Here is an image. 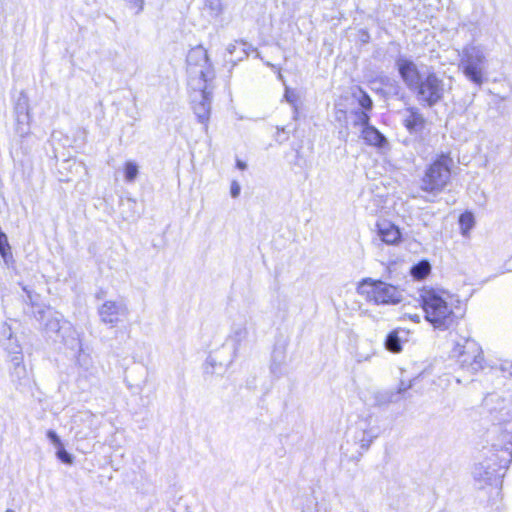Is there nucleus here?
Returning <instances> with one entry per match:
<instances>
[{
  "mask_svg": "<svg viewBox=\"0 0 512 512\" xmlns=\"http://www.w3.org/2000/svg\"><path fill=\"white\" fill-rule=\"evenodd\" d=\"M420 297L425 319L434 328L446 330L455 323L457 319L455 304L459 303V300L452 294L444 290L424 289Z\"/></svg>",
  "mask_w": 512,
  "mask_h": 512,
  "instance_id": "1",
  "label": "nucleus"
},
{
  "mask_svg": "<svg viewBox=\"0 0 512 512\" xmlns=\"http://www.w3.org/2000/svg\"><path fill=\"white\" fill-rule=\"evenodd\" d=\"M186 62L190 88H205L206 84H212L215 72L207 50L203 46L198 45L191 48L187 54Z\"/></svg>",
  "mask_w": 512,
  "mask_h": 512,
  "instance_id": "2",
  "label": "nucleus"
},
{
  "mask_svg": "<svg viewBox=\"0 0 512 512\" xmlns=\"http://www.w3.org/2000/svg\"><path fill=\"white\" fill-rule=\"evenodd\" d=\"M451 357L460 368L474 374L483 369L484 356L481 346L471 338H461L451 350Z\"/></svg>",
  "mask_w": 512,
  "mask_h": 512,
  "instance_id": "3",
  "label": "nucleus"
},
{
  "mask_svg": "<svg viewBox=\"0 0 512 512\" xmlns=\"http://www.w3.org/2000/svg\"><path fill=\"white\" fill-rule=\"evenodd\" d=\"M486 63V54L481 46L467 45L463 48L459 67L473 84L477 86L483 84Z\"/></svg>",
  "mask_w": 512,
  "mask_h": 512,
  "instance_id": "4",
  "label": "nucleus"
},
{
  "mask_svg": "<svg viewBox=\"0 0 512 512\" xmlns=\"http://www.w3.org/2000/svg\"><path fill=\"white\" fill-rule=\"evenodd\" d=\"M452 160L445 155L437 158L425 171L421 189L429 193L441 192L449 183Z\"/></svg>",
  "mask_w": 512,
  "mask_h": 512,
  "instance_id": "5",
  "label": "nucleus"
},
{
  "mask_svg": "<svg viewBox=\"0 0 512 512\" xmlns=\"http://www.w3.org/2000/svg\"><path fill=\"white\" fill-rule=\"evenodd\" d=\"M446 91L444 80L435 72H428L413 92L420 103L433 107L443 99Z\"/></svg>",
  "mask_w": 512,
  "mask_h": 512,
  "instance_id": "6",
  "label": "nucleus"
},
{
  "mask_svg": "<svg viewBox=\"0 0 512 512\" xmlns=\"http://www.w3.org/2000/svg\"><path fill=\"white\" fill-rule=\"evenodd\" d=\"M495 432L499 433V439L493 444L494 450L501 453L500 465H509L512 461V412L509 409L500 411V418Z\"/></svg>",
  "mask_w": 512,
  "mask_h": 512,
  "instance_id": "7",
  "label": "nucleus"
},
{
  "mask_svg": "<svg viewBox=\"0 0 512 512\" xmlns=\"http://www.w3.org/2000/svg\"><path fill=\"white\" fill-rule=\"evenodd\" d=\"M361 293L367 300L375 304H396L401 301V294L393 285L382 281L365 279L360 285Z\"/></svg>",
  "mask_w": 512,
  "mask_h": 512,
  "instance_id": "8",
  "label": "nucleus"
},
{
  "mask_svg": "<svg viewBox=\"0 0 512 512\" xmlns=\"http://www.w3.org/2000/svg\"><path fill=\"white\" fill-rule=\"evenodd\" d=\"M98 315L103 324L114 328L129 317L130 309L123 299L107 300L99 306Z\"/></svg>",
  "mask_w": 512,
  "mask_h": 512,
  "instance_id": "9",
  "label": "nucleus"
},
{
  "mask_svg": "<svg viewBox=\"0 0 512 512\" xmlns=\"http://www.w3.org/2000/svg\"><path fill=\"white\" fill-rule=\"evenodd\" d=\"M191 90L193 91L191 98L194 114L198 121L204 125L205 130H207L211 113L213 85L206 84L205 88H191Z\"/></svg>",
  "mask_w": 512,
  "mask_h": 512,
  "instance_id": "10",
  "label": "nucleus"
},
{
  "mask_svg": "<svg viewBox=\"0 0 512 512\" xmlns=\"http://www.w3.org/2000/svg\"><path fill=\"white\" fill-rule=\"evenodd\" d=\"M500 456L501 453L497 449L494 450V453H492V455L484 462L476 464L472 471L474 479L481 485L489 484L491 480L497 475L498 470L507 469L508 465H500Z\"/></svg>",
  "mask_w": 512,
  "mask_h": 512,
  "instance_id": "11",
  "label": "nucleus"
},
{
  "mask_svg": "<svg viewBox=\"0 0 512 512\" xmlns=\"http://www.w3.org/2000/svg\"><path fill=\"white\" fill-rule=\"evenodd\" d=\"M15 131L20 137H24L30 133V113H29V99L28 96L22 91L19 93L15 105Z\"/></svg>",
  "mask_w": 512,
  "mask_h": 512,
  "instance_id": "12",
  "label": "nucleus"
},
{
  "mask_svg": "<svg viewBox=\"0 0 512 512\" xmlns=\"http://www.w3.org/2000/svg\"><path fill=\"white\" fill-rule=\"evenodd\" d=\"M396 67L405 85L414 91L424 76L420 73L417 64L409 58L400 56L396 59Z\"/></svg>",
  "mask_w": 512,
  "mask_h": 512,
  "instance_id": "13",
  "label": "nucleus"
},
{
  "mask_svg": "<svg viewBox=\"0 0 512 512\" xmlns=\"http://www.w3.org/2000/svg\"><path fill=\"white\" fill-rule=\"evenodd\" d=\"M99 427L96 416L89 412H81L74 416L72 429L75 430V436L79 439H87Z\"/></svg>",
  "mask_w": 512,
  "mask_h": 512,
  "instance_id": "14",
  "label": "nucleus"
},
{
  "mask_svg": "<svg viewBox=\"0 0 512 512\" xmlns=\"http://www.w3.org/2000/svg\"><path fill=\"white\" fill-rule=\"evenodd\" d=\"M248 319L246 317H239L234 320L227 342L231 343L234 356L238 352L241 344L248 338Z\"/></svg>",
  "mask_w": 512,
  "mask_h": 512,
  "instance_id": "15",
  "label": "nucleus"
},
{
  "mask_svg": "<svg viewBox=\"0 0 512 512\" xmlns=\"http://www.w3.org/2000/svg\"><path fill=\"white\" fill-rule=\"evenodd\" d=\"M377 232L380 239L388 245L398 244L401 240L399 228L390 221H379L377 223Z\"/></svg>",
  "mask_w": 512,
  "mask_h": 512,
  "instance_id": "16",
  "label": "nucleus"
},
{
  "mask_svg": "<svg viewBox=\"0 0 512 512\" xmlns=\"http://www.w3.org/2000/svg\"><path fill=\"white\" fill-rule=\"evenodd\" d=\"M404 126L412 133L424 128L425 119L417 108H407L403 119Z\"/></svg>",
  "mask_w": 512,
  "mask_h": 512,
  "instance_id": "17",
  "label": "nucleus"
},
{
  "mask_svg": "<svg viewBox=\"0 0 512 512\" xmlns=\"http://www.w3.org/2000/svg\"><path fill=\"white\" fill-rule=\"evenodd\" d=\"M361 137L366 144L383 148L387 145V139L373 126H366L361 130Z\"/></svg>",
  "mask_w": 512,
  "mask_h": 512,
  "instance_id": "18",
  "label": "nucleus"
},
{
  "mask_svg": "<svg viewBox=\"0 0 512 512\" xmlns=\"http://www.w3.org/2000/svg\"><path fill=\"white\" fill-rule=\"evenodd\" d=\"M77 345L79 346L78 355L76 357V363L78 367L82 369L85 373H88L89 375H94L96 372V368L94 366L91 355L83 350L78 340Z\"/></svg>",
  "mask_w": 512,
  "mask_h": 512,
  "instance_id": "19",
  "label": "nucleus"
},
{
  "mask_svg": "<svg viewBox=\"0 0 512 512\" xmlns=\"http://www.w3.org/2000/svg\"><path fill=\"white\" fill-rule=\"evenodd\" d=\"M11 363V376L18 380L25 378L27 375V370L23 364V356L18 355L16 357H11Z\"/></svg>",
  "mask_w": 512,
  "mask_h": 512,
  "instance_id": "20",
  "label": "nucleus"
},
{
  "mask_svg": "<svg viewBox=\"0 0 512 512\" xmlns=\"http://www.w3.org/2000/svg\"><path fill=\"white\" fill-rule=\"evenodd\" d=\"M385 348L392 353H399L402 350L401 339L399 331L394 330L390 332L385 340Z\"/></svg>",
  "mask_w": 512,
  "mask_h": 512,
  "instance_id": "21",
  "label": "nucleus"
},
{
  "mask_svg": "<svg viewBox=\"0 0 512 512\" xmlns=\"http://www.w3.org/2000/svg\"><path fill=\"white\" fill-rule=\"evenodd\" d=\"M1 346L11 357H16L18 355L23 356L22 347L16 336L12 337L10 340H7Z\"/></svg>",
  "mask_w": 512,
  "mask_h": 512,
  "instance_id": "22",
  "label": "nucleus"
},
{
  "mask_svg": "<svg viewBox=\"0 0 512 512\" xmlns=\"http://www.w3.org/2000/svg\"><path fill=\"white\" fill-rule=\"evenodd\" d=\"M431 266L427 261H421L411 268V275L418 280L424 279L430 272Z\"/></svg>",
  "mask_w": 512,
  "mask_h": 512,
  "instance_id": "23",
  "label": "nucleus"
},
{
  "mask_svg": "<svg viewBox=\"0 0 512 512\" xmlns=\"http://www.w3.org/2000/svg\"><path fill=\"white\" fill-rule=\"evenodd\" d=\"M459 224L462 230L463 235H467L470 229L474 225V217L473 214L470 212H465L461 214L459 218Z\"/></svg>",
  "mask_w": 512,
  "mask_h": 512,
  "instance_id": "24",
  "label": "nucleus"
},
{
  "mask_svg": "<svg viewBox=\"0 0 512 512\" xmlns=\"http://www.w3.org/2000/svg\"><path fill=\"white\" fill-rule=\"evenodd\" d=\"M125 180L127 182H133L139 173L138 165L133 161H127L124 167Z\"/></svg>",
  "mask_w": 512,
  "mask_h": 512,
  "instance_id": "25",
  "label": "nucleus"
},
{
  "mask_svg": "<svg viewBox=\"0 0 512 512\" xmlns=\"http://www.w3.org/2000/svg\"><path fill=\"white\" fill-rule=\"evenodd\" d=\"M284 353L282 351L280 352H277L275 351L274 352V355H273V361H272V364H271V372L276 375V376H280L282 374V368H281V365L284 361Z\"/></svg>",
  "mask_w": 512,
  "mask_h": 512,
  "instance_id": "26",
  "label": "nucleus"
},
{
  "mask_svg": "<svg viewBox=\"0 0 512 512\" xmlns=\"http://www.w3.org/2000/svg\"><path fill=\"white\" fill-rule=\"evenodd\" d=\"M354 96L357 98L359 105L365 109H372L373 102L370 96L364 92L362 89H358V93H355Z\"/></svg>",
  "mask_w": 512,
  "mask_h": 512,
  "instance_id": "27",
  "label": "nucleus"
},
{
  "mask_svg": "<svg viewBox=\"0 0 512 512\" xmlns=\"http://www.w3.org/2000/svg\"><path fill=\"white\" fill-rule=\"evenodd\" d=\"M14 332L7 322L0 324V345L14 337Z\"/></svg>",
  "mask_w": 512,
  "mask_h": 512,
  "instance_id": "28",
  "label": "nucleus"
},
{
  "mask_svg": "<svg viewBox=\"0 0 512 512\" xmlns=\"http://www.w3.org/2000/svg\"><path fill=\"white\" fill-rule=\"evenodd\" d=\"M355 120H354V126H361L362 128L369 125L370 117L369 115L362 110L355 111Z\"/></svg>",
  "mask_w": 512,
  "mask_h": 512,
  "instance_id": "29",
  "label": "nucleus"
},
{
  "mask_svg": "<svg viewBox=\"0 0 512 512\" xmlns=\"http://www.w3.org/2000/svg\"><path fill=\"white\" fill-rule=\"evenodd\" d=\"M317 501L313 496L306 498L305 503L302 506V512H318Z\"/></svg>",
  "mask_w": 512,
  "mask_h": 512,
  "instance_id": "30",
  "label": "nucleus"
},
{
  "mask_svg": "<svg viewBox=\"0 0 512 512\" xmlns=\"http://www.w3.org/2000/svg\"><path fill=\"white\" fill-rule=\"evenodd\" d=\"M206 6L212 11V13L216 16L222 13L223 7L221 0H205Z\"/></svg>",
  "mask_w": 512,
  "mask_h": 512,
  "instance_id": "31",
  "label": "nucleus"
},
{
  "mask_svg": "<svg viewBox=\"0 0 512 512\" xmlns=\"http://www.w3.org/2000/svg\"><path fill=\"white\" fill-rule=\"evenodd\" d=\"M284 98H285V100L289 104L293 105L294 108L296 109V103H297V101L299 99V96H298V94L294 90L286 87L285 88Z\"/></svg>",
  "mask_w": 512,
  "mask_h": 512,
  "instance_id": "32",
  "label": "nucleus"
},
{
  "mask_svg": "<svg viewBox=\"0 0 512 512\" xmlns=\"http://www.w3.org/2000/svg\"><path fill=\"white\" fill-rule=\"evenodd\" d=\"M131 9H135V14H140L144 10L145 0H124Z\"/></svg>",
  "mask_w": 512,
  "mask_h": 512,
  "instance_id": "33",
  "label": "nucleus"
},
{
  "mask_svg": "<svg viewBox=\"0 0 512 512\" xmlns=\"http://www.w3.org/2000/svg\"><path fill=\"white\" fill-rule=\"evenodd\" d=\"M57 457L66 464H72L73 458L63 447V445L57 448Z\"/></svg>",
  "mask_w": 512,
  "mask_h": 512,
  "instance_id": "34",
  "label": "nucleus"
},
{
  "mask_svg": "<svg viewBox=\"0 0 512 512\" xmlns=\"http://www.w3.org/2000/svg\"><path fill=\"white\" fill-rule=\"evenodd\" d=\"M238 45L242 46V54H243L244 56H246V55H247V51H246L245 47L247 46V43L242 42V41H241V42L235 41V43H231V44H229V45L227 46V49H226V50H227V52H228L229 54H231V55H232V54H234V52L236 51V48H237V46H238Z\"/></svg>",
  "mask_w": 512,
  "mask_h": 512,
  "instance_id": "35",
  "label": "nucleus"
},
{
  "mask_svg": "<svg viewBox=\"0 0 512 512\" xmlns=\"http://www.w3.org/2000/svg\"><path fill=\"white\" fill-rule=\"evenodd\" d=\"M45 327L49 331L59 332L61 329L60 320L58 318H52L45 324Z\"/></svg>",
  "mask_w": 512,
  "mask_h": 512,
  "instance_id": "36",
  "label": "nucleus"
},
{
  "mask_svg": "<svg viewBox=\"0 0 512 512\" xmlns=\"http://www.w3.org/2000/svg\"><path fill=\"white\" fill-rule=\"evenodd\" d=\"M48 439L52 442L53 445H55L57 448L61 447L63 444L61 442V439L57 435V433L53 430H49L47 432Z\"/></svg>",
  "mask_w": 512,
  "mask_h": 512,
  "instance_id": "37",
  "label": "nucleus"
},
{
  "mask_svg": "<svg viewBox=\"0 0 512 512\" xmlns=\"http://www.w3.org/2000/svg\"><path fill=\"white\" fill-rule=\"evenodd\" d=\"M241 187L240 184L234 180L231 182L230 194L233 198H237L240 195Z\"/></svg>",
  "mask_w": 512,
  "mask_h": 512,
  "instance_id": "38",
  "label": "nucleus"
},
{
  "mask_svg": "<svg viewBox=\"0 0 512 512\" xmlns=\"http://www.w3.org/2000/svg\"><path fill=\"white\" fill-rule=\"evenodd\" d=\"M23 291L26 293L27 299L31 303V305H35L36 299L32 291L28 290L27 287H23Z\"/></svg>",
  "mask_w": 512,
  "mask_h": 512,
  "instance_id": "39",
  "label": "nucleus"
},
{
  "mask_svg": "<svg viewBox=\"0 0 512 512\" xmlns=\"http://www.w3.org/2000/svg\"><path fill=\"white\" fill-rule=\"evenodd\" d=\"M404 318H408L409 320L415 322V323H419L420 322V315L419 314H410V313H406L404 314Z\"/></svg>",
  "mask_w": 512,
  "mask_h": 512,
  "instance_id": "40",
  "label": "nucleus"
},
{
  "mask_svg": "<svg viewBox=\"0 0 512 512\" xmlns=\"http://www.w3.org/2000/svg\"><path fill=\"white\" fill-rule=\"evenodd\" d=\"M374 353L372 354H367V355H363L361 353H357V361L358 362H362V361H368L370 360L371 356L373 355Z\"/></svg>",
  "mask_w": 512,
  "mask_h": 512,
  "instance_id": "41",
  "label": "nucleus"
},
{
  "mask_svg": "<svg viewBox=\"0 0 512 512\" xmlns=\"http://www.w3.org/2000/svg\"><path fill=\"white\" fill-rule=\"evenodd\" d=\"M207 363L214 367L216 365V359L213 356H209Z\"/></svg>",
  "mask_w": 512,
  "mask_h": 512,
  "instance_id": "42",
  "label": "nucleus"
},
{
  "mask_svg": "<svg viewBox=\"0 0 512 512\" xmlns=\"http://www.w3.org/2000/svg\"><path fill=\"white\" fill-rule=\"evenodd\" d=\"M237 167H238L239 169H241V170H244V169H246L247 165H246V163H244V162H242V161L238 160V161H237Z\"/></svg>",
  "mask_w": 512,
  "mask_h": 512,
  "instance_id": "43",
  "label": "nucleus"
},
{
  "mask_svg": "<svg viewBox=\"0 0 512 512\" xmlns=\"http://www.w3.org/2000/svg\"><path fill=\"white\" fill-rule=\"evenodd\" d=\"M393 394H390L384 402H391Z\"/></svg>",
  "mask_w": 512,
  "mask_h": 512,
  "instance_id": "44",
  "label": "nucleus"
},
{
  "mask_svg": "<svg viewBox=\"0 0 512 512\" xmlns=\"http://www.w3.org/2000/svg\"><path fill=\"white\" fill-rule=\"evenodd\" d=\"M407 388L400 387L398 390V393H401L402 391H405Z\"/></svg>",
  "mask_w": 512,
  "mask_h": 512,
  "instance_id": "45",
  "label": "nucleus"
},
{
  "mask_svg": "<svg viewBox=\"0 0 512 512\" xmlns=\"http://www.w3.org/2000/svg\"><path fill=\"white\" fill-rule=\"evenodd\" d=\"M5 512H15V511L12 509H7Z\"/></svg>",
  "mask_w": 512,
  "mask_h": 512,
  "instance_id": "46",
  "label": "nucleus"
},
{
  "mask_svg": "<svg viewBox=\"0 0 512 512\" xmlns=\"http://www.w3.org/2000/svg\"><path fill=\"white\" fill-rule=\"evenodd\" d=\"M278 78L282 79V74L281 73L278 74Z\"/></svg>",
  "mask_w": 512,
  "mask_h": 512,
  "instance_id": "47",
  "label": "nucleus"
}]
</instances>
